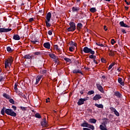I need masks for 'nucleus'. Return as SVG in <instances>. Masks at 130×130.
<instances>
[{
  "mask_svg": "<svg viewBox=\"0 0 130 130\" xmlns=\"http://www.w3.org/2000/svg\"><path fill=\"white\" fill-rule=\"evenodd\" d=\"M5 113L7 115H10L13 117H16L17 116V113L15 112L12 109H7V108L4 107L1 110V114L5 115Z\"/></svg>",
  "mask_w": 130,
  "mask_h": 130,
  "instance_id": "obj_1",
  "label": "nucleus"
},
{
  "mask_svg": "<svg viewBox=\"0 0 130 130\" xmlns=\"http://www.w3.org/2000/svg\"><path fill=\"white\" fill-rule=\"evenodd\" d=\"M70 27L67 28V30L69 32H73L76 30V23L73 21H71L69 23Z\"/></svg>",
  "mask_w": 130,
  "mask_h": 130,
  "instance_id": "obj_2",
  "label": "nucleus"
},
{
  "mask_svg": "<svg viewBox=\"0 0 130 130\" xmlns=\"http://www.w3.org/2000/svg\"><path fill=\"white\" fill-rule=\"evenodd\" d=\"M83 51L85 53H90V54H95V51H93L91 48L88 47H85L83 48Z\"/></svg>",
  "mask_w": 130,
  "mask_h": 130,
  "instance_id": "obj_3",
  "label": "nucleus"
},
{
  "mask_svg": "<svg viewBox=\"0 0 130 130\" xmlns=\"http://www.w3.org/2000/svg\"><path fill=\"white\" fill-rule=\"evenodd\" d=\"M87 100H89V97H87L84 99H80L77 103V104L79 106H80V105H83V104H84L85 101H87Z\"/></svg>",
  "mask_w": 130,
  "mask_h": 130,
  "instance_id": "obj_4",
  "label": "nucleus"
},
{
  "mask_svg": "<svg viewBox=\"0 0 130 130\" xmlns=\"http://www.w3.org/2000/svg\"><path fill=\"white\" fill-rule=\"evenodd\" d=\"M1 27H2V26L0 24V33H6L12 31V28H1Z\"/></svg>",
  "mask_w": 130,
  "mask_h": 130,
  "instance_id": "obj_5",
  "label": "nucleus"
},
{
  "mask_svg": "<svg viewBox=\"0 0 130 130\" xmlns=\"http://www.w3.org/2000/svg\"><path fill=\"white\" fill-rule=\"evenodd\" d=\"M96 88L98 89L101 92V93H104V90H103V87L101 85V84L99 83L96 84Z\"/></svg>",
  "mask_w": 130,
  "mask_h": 130,
  "instance_id": "obj_6",
  "label": "nucleus"
},
{
  "mask_svg": "<svg viewBox=\"0 0 130 130\" xmlns=\"http://www.w3.org/2000/svg\"><path fill=\"white\" fill-rule=\"evenodd\" d=\"M33 56H34V55L33 54H31V55H30V54H26L24 56V58H25L26 59H32L33 58Z\"/></svg>",
  "mask_w": 130,
  "mask_h": 130,
  "instance_id": "obj_7",
  "label": "nucleus"
},
{
  "mask_svg": "<svg viewBox=\"0 0 130 130\" xmlns=\"http://www.w3.org/2000/svg\"><path fill=\"white\" fill-rule=\"evenodd\" d=\"M73 13H78L80 11V8L77 7H73L72 8Z\"/></svg>",
  "mask_w": 130,
  "mask_h": 130,
  "instance_id": "obj_8",
  "label": "nucleus"
},
{
  "mask_svg": "<svg viewBox=\"0 0 130 130\" xmlns=\"http://www.w3.org/2000/svg\"><path fill=\"white\" fill-rule=\"evenodd\" d=\"M119 25L121 27H124L125 28H129V26L127 25V24L124 23L123 21H121L119 22Z\"/></svg>",
  "mask_w": 130,
  "mask_h": 130,
  "instance_id": "obj_9",
  "label": "nucleus"
},
{
  "mask_svg": "<svg viewBox=\"0 0 130 130\" xmlns=\"http://www.w3.org/2000/svg\"><path fill=\"white\" fill-rule=\"evenodd\" d=\"M43 46L45 47V48H47V49H50V43L49 42L45 43L43 44Z\"/></svg>",
  "mask_w": 130,
  "mask_h": 130,
  "instance_id": "obj_10",
  "label": "nucleus"
},
{
  "mask_svg": "<svg viewBox=\"0 0 130 130\" xmlns=\"http://www.w3.org/2000/svg\"><path fill=\"white\" fill-rule=\"evenodd\" d=\"M101 98H102V96L101 95H100V94H96L93 98V100L96 101V100H99V99H101Z\"/></svg>",
  "mask_w": 130,
  "mask_h": 130,
  "instance_id": "obj_11",
  "label": "nucleus"
},
{
  "mask_svg": "<svg viewBox=\"0 0 130 130\" xmlns=\"http://www.w3.org/2000/svg\"><path fill=\"white\" fill-rule=\"evenodd\" d=\"M46 19V20L48 21H50V19H51V13L48 12L47 14Z\"/></svg>",
  "mask_w": 130,
  "mask_h": 130,
  "instance_id": "obj_12",
  "label": "nucleus"
},
{
  "mask_svg": "<svg viewBox=\"0 0 130 130\" xmlns=\"http://www.w3.org/2000/svg\"><path fill=\"white\" fill-rule=\"evenodd\" d=\"M41 124L42 126H44V127L47 126V123H46V118H44L43 119V121L41 122Z\"/></svg>",
  "mask_w": 130,
  "mask_h": 130,
  "instance_id": "obj_13",
  "label": "nucleus"
},
{
  "mask_svg": "<svg viewBox=\"0 0 130 130\" xmlns=\"http://www.w3.org/2000/svg\"><path fill=\"white\" fill-rule=\"evenodd\" d=\"M88 124H89V123H88L87 121H84L83 122L81 123L80 125L81 126H82V127H87Z\"/></svg>",
  "mask_w": 130,
  "mask_h": 130,
  "instance_id": "obj_14",
  "label": "nucleus"
},
{
  "mask_svg": "<svg viewBox=\"0 0 130 130\" xmlns=\"http://www.w3.org/2000/svg\"><path fill=\"white\" fill-rule=\"evenodd\" d=\"M118 82L120 84L121 86H124V82H122V78L119 77L118 78Z\"/></svg>",
  "mask_w": 130,
  "mask_h": 130,
  "instance_id": "obj_15",
  "label": "nucleus"
},
{
  "mask_svg": "<svg viewBox=\"0 0 130 130\" xmlns=\"http://www.w3.org/2000/svg\"><path fill=\"white\" fill-rule=\"evenodd\" d=\"M73 74H81V75H83V72L82 71L78 70L77 69L74 70L73 71Z\"/></svg>",
  "mask_w": 130,
  "mask_h": 130,
  "instance_id": "obj_16",
  "label": "nucleus"
},
{
  "mask_svg": "<svg viewBox=\"0 0 130 130\" xmlns=\"http://www.w3.org/2000/svg\"><path fill=\"white\" fill-rule=\"evenodd\" d=\"M115 95L116 96V97H118V98H121L122 94H121L119 91H116L115 92Z\"/></svg>",
  "mask_w": 130,
  "mask_h": 130,
  "instance_id": "obj_17",
  "label": "nucleus"
},
{
  "mask_svg": "<svg viewBox=\"0 0 130 130\" xmlns=\"http://www.w3.org/2000/svg\"><path fill=\"white\" fill-rule=\"evenodd\" d=\"M42 77H43L42 76L37 77L36 85H37L38 84V83H39V82L41 80V78H42Z\"/></svg>",
  "mask_w": 130,
  "mask_h": 130,
  "instance_id": "obj_18",
  "label": "nucleus"
},
{
  "mask_svg": "<svg viewBox=\"0 0 130 130\" xmlns=\"http://www.w3.org/2000/svg\"><path fill=\"white\" fill-rule=\"evenodd\" d=\"M83 28V24L81 23H78L77 25V30H80Z\"/></svg>",
  "mask_w": 130,
  "mask_h": 130,
  "instance_id": "obj_19",
  "label": "nucleus"
},
{
  "mask_svg": "<svg viewBox=\"0 0 130 130\" xmlns=\"http://www.w3.org/2000/svg\"><path fill=\"white\" fill-rule=\"evenodd\" d=\"M13 39L14 40H20V36L19 35H14L13 36Z\"/></svg>",
  "mask_w": 130,
  "mask_h": 130,
  "instance_id": "obj_20",
  "label": "nucleus"
},
{
  "mask_svg": "<svg viewBox=\"0 0 130 130\" xmlns=\"http://www.w3.org/2000/svg\"><path fill=\"white\" fill-rule=\"evenodd\" d=\"M18 95H19L20 97H22V98H26V96L25 95V94L21 91H18Z\"/></svg>",
  "mask_w": 130,
  "mask_h": 130,
  "instance_id": "obj_21",
  "label": "nucleus"
},
{
  "mask_svg": "<svg viewBox=\"0 0 130 130\" xmlns=\"http://www.w3.org/2000/svg\"><path fill=\"white\" fill-rule=\"evenodd\" d=\"M49 56L53 59H56L57 58V56H55L54 54H49Z\"/></svg>",
  "mask_w": 130,
  "mask_h": 130,
  "instance_id": "obj_22",
  "label": "nucleus"
},
{
  "mask_svg": "<svg viewBox=\"0 0 130 130\" xmlns=\"http://www.w3.org/2000/svg\"><path fill=\"white\" fill-rule=\"evenodd\" d=\"M6 60L8 61L10 64H11V63H13V61H14V59L13 58V57H10L8 58V59H7Z\"/></svg>",
  "mask_w": 130,
  "mask_h": 130,
  "instance_id": "obj_23",
  "label": "nucleus"
},
{
  "mask_svg": "<svg viewBox=\"0 0 130 130\" xmlns=\"http://www.w3.org/2000/svg\"><path fill=\"white\" fill-rule=\"evenodd\" d=\"M96 121H97V120L94 118H90L89 120V122H90V123H96Z\"/></svg>",
  "mask_w": 130,
  "mask_h": 130,
  "instance_id": "obj_24",
  "label": "nucleus"
},
{
  "mask_svg": "<svg viewBox=\"0 0 130 130\" xmlns=\"http://www.w3.org/2000/svg\"><path fill=\"white\" fill-rule=\"evenodd\" d=\"M88 128H89L90 129H92V130H94L95 129V127L94 126V125H91L90 124H88L87 125V127Z\"/></svg>",
  "mask_w": 130,
  "mask_h": 130,
  "instance_id": "obj_25",
  "label": "nucleus"
},
{
  "mask_svg": "<svg viewBox=\"0 0 130 130\" xmlns=\"http://www.w3.org/2000/svg\"><path fill=\"white\" fill-rule=\"evenodd\" d=\"M90 12L91 13H96L97 12V9H96V8H91L89 9Z\"/></svg>",
  "mask_w": 130,
  "mask_h": 130,
  "instance_id": "obj_26",
  "label": "nucleus"
},
{
  "mask_svg": "<svg viewBox=\"0 0 130 130\" xmlns=\"http://www.w3.org/2000/svg\"><path fill=\"white\" fill-rule=\"evenodd\" d=\"M49 22H50V21H48V20L45 21L46 25V27H47V28H49L51 26V24L49 23Z\"/></svg>",
  "mask_w": 130,
  "mask_h": 130,
  "instance_id": "obj_27",
  "label": "nucleus"
},
{
  "mask_svg": "<svg viewBox=\"0 0 130 130\" xmlns=\"http://www.w3.org/2000/svg\"><path fill=\"white\" fill-rule=\"evenodd\" d=\"M3 96L4 98H6V99H10V98H11L10 95L7 93H3Z\"/></svg>",
  "mask_w": 130,
  "mask_h": 130,
  "instance_id": "obj_28",
  "label": "nucleus"
},
{
  "mask_svg": "<svg viewBox=\"0 0 130 130\" xmlns=\"http://www.w3.org/2000/svg\"><path fill=\"white\" fill-rule=\"evenodd\" d=\"M94 106L98 107V108H103V105L102 104H95Z\"/></svg>",
  "mask_w": 130,
  "mask_h": 130,
  "instance_id": "obj_29",
  "label": "nucleus"
},
{
  "mask_svg": "<svg viewBox=\"0 0 130 130\" xmlns=\"http://www.w3.org/2000/svg\"><path fill=\"white\" fill-rule=\"evenodd\" d=\"M7 50L8 52H13L14 51V49H12L11 47H7Z\"/></svg>",
  "mask_w": 130,
  "mask_h": 130,
  "instance_id": "obj_30",
  "label": "nucleus"
},
{
  "mask_svg": "<svg viewBox=\"0 0 130 130\" xmlns=\"http://www.w3.org/2000/svg\"><path fill=\"white\" fill-rule=\"evenodd\" d=\"M54 49L57 50V51H60V49L59 48H58V46L57 45H55L54 46Z\"/></svg>",
  "mask_w": 130,
  "mask_h": 130,
  "instance_id": "obj_31",
  "label": "nucleus"
},
{
  "mask_svg": "<svg viewBox=\"0 0 130 130\" xmlns=\"http://www.w3.org/2000/svg\"><path fill=\"white\" fill-rule=\"evenodd\" d=\"M64 60H66V62H72V59L68 57L64 58Z\"/></svg>",
  "mask_w": 130,
  "mask_h": 130,
  "instance_id": "obj_32",
  "label": "nucleus"
},
{
  "mask_svg": "<svg viewBox=\"0 0 130 130\" xmlns=\"http://www.w3.org/2000/svg\"><path fill=\"white\" fill-rule=\"evenodd\" d=\"M10 63L8 62V60H5V69H7V68H8V67H9V64Z\"/></svg>",
  "mask_w": 130,
  "mask_h": 130,
  "instance_id": "obj_33",
  "label": "nucleus"
},
{
  "mask_svg": "<svg viewBox=\"0 0 130 130\" xmlns=\"http://www.w3.org/2000/svg\"><path fill=\"white\" fill-rule=\"evenodd\" d=\"M31 42L33 44H38V43H39L38 40H35V41H31Z\"/></svg>",
  "mask_w": 130,
  "mask_h": 130,
  "instance_id": "obj_34",
  "label": "nucleus"
},
{
  "mask_svg": "<svg viewBox=\"0 0 130 130\" xmlns=\"http://www.w3.org/2000/svg\"><path fill=\"white\" fill-rule=\"evenodd\" d=\"M89 58H91L92 59H93V60L96 59V56L94 55L93 54H92V55H89Z\"/></svg>",
  "mask_w": 130,
  "mask_h": 130,
  "instance_id": "obj_35",
  "label": "nucleus"
},
{
  "mask_svg": "<svg viewBox=\"0 0 130 130\" xmlns=\"http://www.w3.org/2000/svg\"><path fill=\"white\" fill-rule=\"evenodd\" d=\"M35 117H36V118H41V115H40V114H39V113H37L35 114Z\"/></svg>",
  "mask_w": 130,
  "mask_h": 130,
  "instance_id": "obj_36",
  "label": "nucleus"
},
{
  "mask_svg": "<svg viewBox=\"0 0 130 130\" xmlns=\"http://www.w3.org/2000/svg\"><path fill=\"white\" fill-rule=\"evenodd\" d=\"M95 93V91L94 90H90L88 91L87 94L88 95H92V94H94Z\"/></svg>",
  "mask_w": 130,
  "mask_h": 130,
  "instance_id": "obj_37",
  "label": "nucleus"
},
{
  "mask_svg": "<svg viewBox=\"0 0 130 130\" xmlns=\"http://www.w3.org/2000/svg\"><path fill=\"white\" fill-rule=\"evenodd\" d=\"M34 54L35 55H41V54H42V53L41 52H34Z\"/></svg>",
  "mask_w": 130,
  "mask_h": 130,
  "instance_id": "obj_38",
  "label": "nucleus"
},
{
  "mask_svg": "<svg viewBox=\"0 0 130 130\" xmlns=\"http://www.w3.org/2000/svg\"><path fill=\"white\" fill-rule=\"evenodd\" d=\"M69 44L70 45H73L74 46H77V44H76V43L74 42V41H72L69 43Z\"/></svg>",
  "mask_w": 130,
  "mask_h": 130,
  "instance_id": "obj_39",
  "label": "nucleus"
},
{
  "mask_svg": "<svg viewBox=\"0 0 130 130\" xmlns=\"http://www.w3.org/2000/svg\"><path fill=\"white\" fill-rule=\"evenodd\" d=\"M114 64H115V63L112 62L109 67L108 68V70H111V69H112V67H113V66H114Z\"/></svg>",
  "mask_w": 130,
  "mask_h": 130,
  "instance_id": "obj_40",
  "label": "nucleus"
},
{
  "mask_svg": "<svg viewBox=\"0 0 130 130\" xmlns=\"http://www.w3.org/2000/svg\"><path fill=\"white\" fill-rule=\"evenodd\" d=\"M21 110H22V111H26V110H27V108L24 107H22L21 106L20 107Z\"/></svg>",
  "mask_w": 130,
  "mask_h": 130,
  "instance_id": "obj_41",
  "label": "nucleus"
},
{
  "mask_svg": "<svg viewBox=\"0 0 130 130\" xmlns=\"http://www.w3.org/2000/svg\"><path fill=\"white\" fill-rule=\"evenodd\" d=\"M114 113L116 116H119V113L117 111V110H116Z\"/></svg>",
  "mask_w": 130,
  "mask_h": 130,
  "instance_id": "obj_42",
  "label": "nucleus"
},
{
  "mask_svg": "<svg viewBox=\"0 0 130 130\" xmlns=\"http://www.w3.org/2000/svg\"><path fill=\"white\" fill-rule=\"evenodd\" d=\"M9 102L10 103H12V104H15V101H14V100L13 99H10L9 100Z\"/></svg>",
  "mask_w": 130,
  "mask_h": 130,
  "instance_id": "obj_43",
  "label": "nucleus"
},
{
  "mask_svg": "<svg viewBox=\"0 0 130 130\" xmlns=\"http://www.w3.org/2000/svg\"><path fill=\"white\" fill-rule=\"evenodd\" d=\"M96 45H98V46H101V47H104V45L103 44H100V43H96Z\"/></svg>",
  "mask_w": 130,
  "mask_h": 130,
  "instance_id": "obj_44",
  "label": "nucleus"
},
{
  "mask_svg": "<svg viewBox=\"0 0 130 130\" xmlns=\"http://www.w3.org/2000/svg\"><path fill=\"white\" fill-rule=\"evenodd\" d=\"M116 43V42H115V41L114 40V39H111V43L112 45H114V43Z\"/></svg>",
  "mask_w": 130,
  "mask_h": 130,
  "instance_id": "obj_45",
  "label": "nucleus"
},
{
  "mask_svg": "<svg viewBox=\"0 0 130 130\" xmlns=\"http://www.w3.org/2000/svg\"><path fill=\"white\" fill-rule=\"evenodd\" d=\"M58 57H57V59H54V61L55 63H59V61H58Z\"/></svg>",
  "mask_w": 130,
  "mask_h": 130,
  "instance_id": "obj_46",
  "label": "nucleus"
},
{
  "mask_svg": "<svg viewBox=\"0 0 130 130\" xmlns=\"http://www.w3.org/2000/svg\"><path fill=\"white\" fill-rule=\"evenodd\" d=\"M110 109L111 110V111H112L113 112H115L116 110L115 108H113V107H111L110 108Z\"/></svg>",
  "mask_w": 130,
  "mask_h": 130,
  "instance_id": "obj_47",
  "label": "nucleus"
},
{
  "mask_svg": "<svg viewBox=\"0 0 130 130\" xmlns=\"http://www.w3.org/2000/svg\"><path fill=\"white\" fill-rule=\"evenodd\" d=\"M12 108H13L14 111H16V110H17V107H16V106H12Z\"/></svg>",
  "mask_w": 130,
  "mask_h": 130,
  "instance_id": "obj_48",
  "label": "nucleus"
},
{
  "mask_svg": "<svg viewBox=\"0 0 130 130\" xmlns=\"http://www.w3.org/2000/svg\"><path fill=\"white\" fill-rule=\"evenodd\" d=\"M18 89V84L15 83L14 85V90H17Z\"/></svg>",
  "mask_w": 130,
  "mask_h": 130,
  "instance_id": "obj_49",
  "label": "nucleus"
},
{
  "mask_svg": "<svg viewBox=\"0 0 130 130\" xmlns=\"http://www.w3.org/2000/svg\"><path fill=\"white\" fill-rule=\"evenodd\" d=\"M4 80H5V78H4V76H0V82L4 81Z\"/></svg>",
  "mask_w": 130,
  "mask_h": 130,
  "instance_id": "obj_50",
  "label": "nucleus"
},
{
  "mask_svg": "<svg viewBox=\"0 0 130 130\" xmlns=\"http://www.w3.org/2000/svg\"><path fill=\"white\" fill-rule=\"evenodd\" d=\"M69 50H70V51H71L72 52L74 51V50H75V49H74V48L71 47L69 48Z\"/></svg>",
  "mask_w": 130,
  "mask_h": 130,
  "instance_id": "obj_51",
  "label": "nucleus"
},
{
  "mask_svg": "<svg viewBox=\"0 0 130 130\" xmlns=\"http://www.w3.org/2000/svg\"><path fill=\"white\" fill-rule=\"evenodd\" d=\"M101 60L102 62H105V61H106L105 59H104V58H103V57L101 58Z\"/></svg>",
  "mask_w": 130,
  "mask_h": 130,
  "instance_id": "obj_52",
  "label": "nucleus"
},
{
  "mask_svg": "<svg viewBox=\"0 0 130 130\" xmlns=\"http://www.w3.org/2000/svg\"><path fill=\"white\" fill-rule=\"evenodd\" d=\"M107 123H108V121H105L104 122L103 124L104 125L105 127H106V124H107Z\"/></svg>",
  "mask_w": 130,
  "mask_h": 130,
  "instance_id": "obj_53",
  "label": "nucleus"
},
{
  "mask_svg": "<svg viewBox=\"0 0 130 130\" xmlns=\"http://www.w3.org/2000/svg\"><path fill=\"white\" fill-rule=\"evenodd\" d=\"M48 34L49 35H52V31L51 30H49L48 32Z\"/></svg>",
  "mask_w": 130,
  "mask_h": 130,
  "instance_id": "obj_54",
  "label": "nucleus"
},
{
  "mask_svg": "<svg viewBox=\"0 0 130 130\" xmlns=\"http://www.w3.org/2000/svg\"><path fill=\"white\" fill-rule=\"evenodd\" d=\"M104 29L105 31H107L108 30V29L107 28V26H106V25L104 26Z\"/></svg>",
  "mask_w": 130,
  "mask_h": 130,
  "instance_id": "obj_55",
  "label": "nucleus"
},
{
  "mask_svg": "<svg viewBox=\"0 0 130 130\" xmlns=\"http://www.w3.org/2000/svg\"><path fill=\"white\" fill-rule=\"evenodd\" d=\"M33 21H34V18H30L29 19V22H33Z\"/></svg>",
  "mask_w": 130,
  "mask_h": 130,
  "instance_id": "obj_56",
  "label": "nucleus"
},
{
  "mask_svg": "<svg viewBox=\"0 0 130 130\" xmlns=\"http://www.w3.org/2000/svg\"><path fill=\"white\" fill-rule=\"evenodd\" d=\"M121 31H122V33H124V34H126V31H125V29H121Z\"/></svg>",
  "mask_w": 130,
  "mask_h": 130,
  "instance_id": "obj_57",
  "label": "nucleus"
},
{
  "mask_svg": "<svg viewBox=\"0 0 130 130\" xmlns=\"http://www.w3.org/2000/svg\"><path fill=\"white\" fill-rule=\"evenodd\" d=\"M47 71L46 70H44L42 71V74H46Z\"/></svg>",
  "mask_w": 130,
  "mask_h": 130,
  "instance_id": "obj_58",
  "label": "nucleus"
},
{
  "mask_svg": "<svg viewBox=\"0 0 130 130\" xmlns=\"http://www.w3.org/2000/svg\"><path fill=\"white\" fill-rule=\"evenodd\" d=\"M93 62L95 63V64H98V62H97L96 59H93Z\"/></svg>",
  "mask_w": 130,
  "mask_h": 130,
  "instance_id": "obj_59",
  "label": "nucleus"
},
{
  "mask_svg": "<svg viewBox=\"0 0 130 130\" xmlns=\"http://www.w3.org/2000/svg\"><path fill=\"white\" fill-rule=\"evenodd\" d=\"M124 2L126 3V5H130V2H127L126 0H124Z\"/></svg>",
  "mask_w": 130,
  "mask_h": 130,
  "instance_id": "obj_60",
  "label": "nucleus"
},
{
  "mask_svg": "<svg viewBox=\"0 0 130 130\" xmlns=\"http://www.w3.org/2000/svg\"><path fill=\"white\" fill-rule=\"evenodd\" d=\"M80 94H83L84 93H85V90H82L80 91Z\"/></svg>",
  "mask_w": 130,
  "mask_h": 130,
  "instance_id": "obj_61",
  "label": "nucleus"
},
{
  "mask_svg": "<svg viewBox=\"0 0 130 130\" xmlns=\"http://www.w3.org/2000/svg\"><path fill=\"white\" fill-rule=\"evenodd\" d=\"M124 8L126 10V11H127V10H128V7H127L126 6H125Z\"/></svg>",
  "mask_w": 130,
  "mask_h": 130,
  "instance_id": "obj_62",
  "label": "nucleus"
},
{
  "mask_svg": "<svg viewBox=\"0 0 130 130\" xmlns=\"http://www.w3.org/2000/svg\"><path fill=\"white\" fill-rule=\"evenodd\" d=\"M18 88L17 89H15V91L16 92V93H17L18 94V93H19V91H18Z\"/></svg>",
  "mask_w": 130,
  "mask_h": 130,
  "instance_id": "obj_63",
  "label": "nucleus"
},
{
  "mask_svg": "<svg viewBox=\"0 0 130 130\" xmlns=\"http://www.w3.org/2000/svg\"><path fill=\"white\" fill-rule=\"evenodd\" d=\"M104 120H108L107 118H104Z\"/></svg>",
  "mask_w": 130,
  "mask_h": 130,
  "instance_id": "obj_64",
  "label": "nucleus"
}]
</instances>
